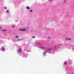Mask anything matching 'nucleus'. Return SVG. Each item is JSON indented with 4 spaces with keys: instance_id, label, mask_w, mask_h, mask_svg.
<instances>
[{
    "instance_id": "obj_17",
    "label": "nucleus",
    "mask_w": 74,
    "mask_h": 74,
    "mask_svg": "<svg viewBox=\"0 0 74 74\" xmlns=\"http://www.w3.org/2000/svg\"><path fill=\"white\" fill-rule=\"evenodd\" d=\"M71 38H69L68 40H71Z\"/></svg>"
},
{
    "instance_id": "obj_13",
    "label": "nucleus",
    "mask_w": 74,
    "mask_h": 74,
    "mask_svg": "<svg viewBox=\"0 0 74 74\" xmlns=\"http://www.w3.org/2000/svg\"><path fill=\"white\" fill-rule=\"evenodd\" d=\"M16 38H18V37L17 36H16Z\"/></svg>"
},
{
    "instance_id": "obj_10",
    "label": "nucleus",
    "mask_w": 74,
    "mask_h": 74,
    "mask_svg": "<svg viewBox=\"0 0 74 74\" xmlns=\"http://www.w3.org/2000/svg\"><path fill=\"white\" fill-rule=\"evenodd\" d=\"M28 29V27H26L24 29Z\"/></svg>"
},
{
    "instance_id": "obj_23",
    "label": "nucleus",
    "mask_w": 74,
    "mask_h": 74,
    "mask_svg": "<svg viewBox=\"0 0 74 74\" xmlns=\"http://www.w3.org/2000/svg\"><path fill=\"white\" fill-rule=\"evenodd\" d=\"M1 29V27H0V29Z\"/></svg>"
},
{
    "instance_id": "obj_6",
    "label": "nucleus",
    "mask_w": 74,
    "mask_h": 74,
    "mask_svg": "<svg viewBox=\"0 0 74 74\" xmlns=\"http://www.w3.org/2000/svg\"><path fill=\"white\" fill-rule=\"evenodd\" d=\"M27 9H30V8H29V7H27Z\"/></svg>"
},
{
    "instance_id": "obj_19",
    "label": "nucleus",
    "mask_w": 74,
    "mask_h": 74,
    "mask_svg": "<svg viewBox=\"0 0 74 74\" xmlns=\"http://www.w3.org/2000/svg\"><path fill=\"white\" fill-rule=\"evenodd\" d=\"M5 9H7V8L6 7H5Z\"/></svg>"
},
{
    "instance_id": "obj_20",
    "label": "nucleus",
    "mask_w": 74,
    "mask_h": 74,
    "mask_svg": "<svg viewBox=\"0 0 74 74\" xmlns=\"http://www.w3.org/2000/svg\"><path fill=\"white\" fill-rule=\"evenodd\" d=\"M68 40V38H66V40Z\"/></svg>"
},
{
    "instance_id": "obj_22",
    "label": "nucleus",
    "mask_w": 74,
    "mask_h": 74,
    "mask_svg": "<svg viewBox=\"0 0 74 74\" xmlns=\"http://www.w3.org/2000/svg\"><path fill=\"white\" fill-rule=\"evenodd\" d=\"M64 3H65V1H64Z\"/></svg>"
},
{
    "instance_id": "obj_24",
    "label": "nucleus",
    "mask_w": 74,
    "mask_h": 74,
    "mask_svg": "<svg viewBox=\"0 0 74 74\" xmlns=\"http://www.w3.org/2000/svg\"><path fill=\"white\" fill-rule=\"evenodd\" d=\"M42 48H44V47H42Z\"/></svg>"
},
{
    "instance_id": "obj_4",
    "label": "nucleus",
    "mask_w": 74,
    "mask_h": 74,
    "mask_svg": "<svg viewBox=\"0 0 74 74\" xmlns=\"http://www.w3.org/2000/svg\"><path fill=\"white\" fill-rule=\"evenodd\" d=\"M66 64H67V63L66 62H64V63H63V64H64V65H66Z\"/></svg>"
},
{
    "instance_id": "obj_1",
    "label": "nucleus",
    "mask_w": 74,
    "mask_h": 74,
    "mask_svg": "<svg viewBox=\"0 0 74 74\" xmlns=\"http://www.w3.org/2000/svg\"><path fill=\"white\" fill-rule=\"evenodd\" d=\"M51 50V49H47V50H46V51H45V53H44L43 54V55H45V54L46 53L47 51H50Z\"/></svg>"
},
{
    "instance_id": "obj_14",
    "label": "nucleus",
    "mask_w": 74,
    "mask_h": 74,
    "mask_svg": "<svg viewBox=\"0 0 74 74\" xmlns=\"http://www.w3.org/2000/svg\"><path fill=\"white\" fill-rule=\"evenodd\" d=\"M15 26L14 25V26H13L12 27V28H13V27H15Z\"/></svg>"
},
{
    "instance_id": "obj_18",
    "label": "nucleus",
    "mask_w": 74,
    "mask_h": 74,
    "mask_svg": "<svg viewBox=\"0 0 74 74\" xmlns=\"http://www.w3.org/2000/svg\"><path fill=\"white\" fill-rule=\"evenodd\" d=\"M52 0H49V1H51Z\"/></svg>"
},
{
    "instance_id": "obj_3",
    "label": "nucleus",
    "mask_w": 74,
    "mask_h": 74,
    "mask_svg": "<svg viewBox=\"0 0 74 74\" xmlns=\"http://www.w3.org/2000/svg\"><path fill=\"white\" fill-rule=\"evenodd\" d=\"M20 31H27V30H25L24 29H20Z\"/></svg>"
},
{
    "instance_id": "obj_7",
    "label": "nucleus",
    "mask_w": 74,
    "mask_h": 74,
    "mask_svg": "<svg viewBox=\"0 0 74 74\" xmlns=\"http://www.w3.org/2000/svg\"><path fill=\"white\" fill-rule=\"evenodd\" d=\"M2 48H3V50L4 51L5 50V48L3 47H2Z\"/></svg>"
},
{
    "instance_id": "obj_9",
    "label": "nucleus",
    "mask_w": 74,
    "mask_h": 74,
    "mask_svg": "<svg viewBox=\"0 0 74 74\" xmlns=\"http://www.w3.org/2000/svg\"><path fill=\"white\" fill-rule=\"evenodd\" d=\"M32 38H35V36H33V37H32Z\"/></svg>"
},
{
    "instance_id": "obj_11",
    "label": "nucleus",
    "mask_w": 74,
    "mask_h": 74,
    "mask_svg": "<svg viewBox=\"0 0 74 74\" xmlns=\"http://www.w3.org/2000/svg\"><path fill=\"white\" fill-rule=\"evenodd\" d=\"M1 31H6V30H1Z\"/></svg>"
},
{
    "instance_id": "obj_12",
    "label": "nucleus",
    "mask_w": 74,
    "mask_h": 74,
    "mask_svg": "<svg viewBox=\"0 0 74 74\" xmlns=\"http://www.w3.org/2000/svg\"><path fill=\"white\" fill-rule=\"evenodd\" d=\"M6 12L8 13L9 12V11L8 10H7L6 11Z\"/></svg>"
},
{
    "instance_id": "obj_25",
    "label": "nucleus",
    "mask_w": 74,
    "mask_h": 74,
    "mask_svg": "<svg viewBox=\"0 0 74 74\" xmlns=\"http://www.w3.org/2000/svg\"><path fill=\"white\" fill-rule=\"evenodd\" d=\"M9 33H11V32H9Z\"/></svg>"
},
{
    "instance_id": "obj_21",
    "label": "nucleus",
    "mask_w": 74,
    "mask_h": 74,
    "mask_svg": "<svg viewBox=\"0 0 74 74\" xmlns=\"http://www.w3.org/2000/svg\"><path fill=\"white\" fill-rule=\"evenodd\" d=\"M48 38L49 39V38H50V37H49V38Z\"/></svg>"
},
{
    "instance_id": "obj_5",
    "label": "nucleus",
    "mask_w": 74,
    "mask_h": 74,
    "mask_svg": "<svg viewBox=\"0 0 74 74\" xmlns=\"http://www.w3.org/2000/svg\"><path fill=\"white\" fill-rule=\"evenodd\" d=\"M58 47V46H55L54 47V48H55V49H56V47Z\"/></svg>"
},
{
    "instance_id": "obj_16",
    "label": "nucleus",
    "mask_w": 74,
    "mask_h": 74,
    "mask_svg": "<svg viewBox=\"0 0 74 74\" xmlns=\"http://www.w3.org/2000/svg\"><path fill=\"white\" fill-rule=\"evenodd\" d=\"M50 53V51H47V53Z\"/></svg>"
},
{
    "instance_id": "obj_15",
    "label": "nucleus",
    "mask_w": 74,
    "mask_h": 74,
    "mask_svg": "<svg viewBox=\"0 0 74 74\" xmlns=\"http://www.w3.org/2000/svg\"><path fill=\"white\" fill-rule=\"evenodd\" d=\"M32 12V10H30V12Z\"/></svg>"
},
{
    "instance_id": "obj_8",
    "label": "nucleus",
    "mask_w": 74,
    "mask_h": 74,
    "mask_svg": "<svg viewBox=\"0 0 74 74\" xmlns=\"http://www.w3.org/2000/svg\"><path fill=\"white\" fill-rule=\"evenodd\" d=\"M21 40V39H18V42L20 41Z\"/></svg>"
},
{
    "instance_id": "obj_2",
    "label": "nucleus",
    "mask_w": 74,
    "mask_h": 74,
    "mask_svg": "<svg viewBox=\"0 0 74 74\" xmlns=\"http://www.w3.org/2000/svg\"><path fill=\"white\" fill-rule=\"evenodd\" d=\"M22 50L21 49V48H19V49L18 50V52H21V51H22Z\"/></svg>"
}]
</instances>
